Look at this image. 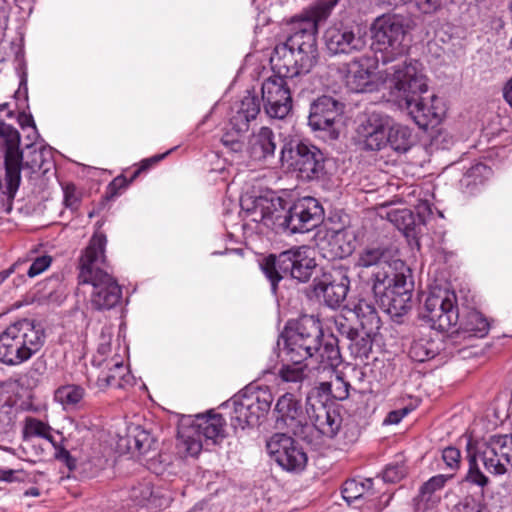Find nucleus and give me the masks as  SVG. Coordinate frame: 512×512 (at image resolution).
Listing matches in <instances>:
<instances>
[{
  "label": "nucleus",
  "instance_id": "f257e3e1",
  "mask_svg": "<svg viewBox=\"0 0 512 512\" xmlns=\"http://www.w3.org/2000/svg\"><path fill=\"white\" fill-rule=\"evenodd\" d=\"M244 214L243 229L264 233L288 229L291 233H304L316 227L322 219L323 209L313 197L298 199L291 207L276 192L266 190L259 195L245 193L240 198Z\"/></svg>",
  "mask_w": 512,
  "mask_h": 512
},
{
  "label": "nucleus",
  "instance_id": "f03ea898",
  "mask_svg": "<svg viewBox=\"0 0 512 512\" xmlns=\"http://www.w3.org/2000/svg\"><path fill=\"white\" fill-rule=\"evenodd\" d=\"M388 101L394 103L421 128L436 126L446 115L444 101L436 96L423 97L427 78L421 64L414 60L393 63L383 77Z\"/></svg>",
  "mask_w": 512,
  "mask_h": 512
},
{
  "label": "nucleus",
  "instance_id": "7ed1b4c3",
  "mask_svg": "<svg viewBox=\"0 0 512 512\" xmlns=\"http://www.w3.org/2000/svg\"><path fill=\"white\" fill-rule=\"evenodd\" d=\"M339 0H318L304 10L294 24L293 32L285 43L275 47L271 63L278 73L294 77L309 73L317 64L319 52L317 47L318 25L331 14Z\"/></svg>",
  "mask_w": 512,
  "mask_h": 512
},
{
  "label": "nucleus",
  "instance_id": "20e7f679",
  "mask_svg": "<svg viewBox=\"0 0 512 512\" xmlns=\"http://www.w3.org/2000/svg\"><path fill=\"white\" fill-rule=\"evenodd\" d=\"M355 266L379 268L373 274V292L392 317L402 316L410 308L412 284L408 282L410 269L402 260L392 259L383 246H366L358 252Z\"/></svg>",
  "mask_w": 512,
  "mask_h": 512
},
{
  "label": "nucleus",
  "instance_id": "39448f33",
  "mask_svg": "<svg viewBox=\"0 0 512 512\" xmlns=\"http://www.w3.org/2000/svg\"><path fill=\"white\" fill-rule=\"evenodd\" d=\"M20 134L10 124L0 120V148L4 154L5 178L0 181V212H10L15 195L21 182V170L28 169L31 173L40 170H49L50 149L46 147L31 149L29 155L23 160L20 151Z\"/></svg>",
  "mask_w": 512,
  "mask_h": 512
},
{
  "label": "nucleus",
  "instance_id": "423d86ee",
  "mask_svg": "<svg viewBox=\"0 0 512 512\" xmlns=\"http://www.w3.org/2000/svg\"><path fill=\"white\" fill-rule=\"evenodd\" d=\"M106 236L95 233L80 258L79 282L92 286L90 304L96 310H110L122 298L116 279L105 270Z\"/></svg>",
  "mask_w": 512,
  "mask_h": 512
},
{
  "label": "nucleus",
  "instance_id": "0eeeda50",
  "mask_svg": "<svg viewBox=\"0 0 512 512\" xmlns=\"http://www.w3.org/2000/svg\"><path fill=\"white\" fill-rule=\"evenodd\" d=\"M225 437L226 420L212 409L180 420L176 447L182 456L196 457L204 447L217 445Z\"/></svg>",
  "mask_w": 512,
  "mask_h": 512
},
{
  "label": "nucleus",
  "instance_id": "6e6552de",
  "mask_svg": "<svg viewBox=\"0 0 512 512\" xmlns=\"http://www.w3.org/2000/svg\"><path fill=\"white\" fill-rule=\"evenodd\" d=\"M274 396L271 388L252 382L223 402L219 408L228 409L230 424L234 430L258 426L271 409Z\"/></svg>",
  "mask_w": 512,
  "mask_h": 512
},
{
  "label": "nucleus",
  "instance_id": "1a4fd4ad",
  "mask_svg": "<svg viewBox=\"0 0 512 512\" xmlns=\"http://www.w3.org/2000/svg\"><path fill=\"white\" fill-rule=\"evenodd\" d=\"M45 343V332L40 323L21 319L0 333V362L18 366L30 360Z\"/></svg>",
  "mask_w": 512,
  "mask_h": 512
},
{
  "label": "nucleus",
  "instance_id": "9d476101",
  "mask_svg": "<svg viewBox=\"0 0 512 512\" xmlns=\"http://www.w3.org/2000/svg\"><path fill=\"white\" fill-rule=\"evenodd\" d=\"M113 328L103 325L98 336L97 349L92 357V366L99 370L96 386L106 388H124L133 383V376L125 365L127 349L117 346L112 348Z\"/></svg>",
  "mask_w": 512,
  "mask_h": 512
},
{
  "label": "nucleus",
  "instance_id": "9b49d317",
  "mask_svg": "<svg viewBox=\"0 0 512 512\" xmlns=\"http://www.w3.org/2000/svg\"><path fill=\"white\" fill-rule=\"evenodd\" d=\"M411 29L412 21L400 14L386 13L375 18L370 33L376 62L389 64L404 55L405 40Z\"/></svg>",
  "mask_w": 512,
  "mask_h": 512
},
{
  "label": "nucleus",
  "instance_id": "f8f14e48",
  "mask_svg": "<svg viewBox=\"0 0 512 512\" xmlns=\"http://www.w3.org/2000/svg\"><path fill=\"white\" fill-rule=\"evenodd\" d=\"M316 267L315 260L307 255L305 247L290 249L278 256L270 255L261 264V269L276 293L278 282L285 276H291L300 282H306Z\"/></svg>",
  "mask_w": 512,
  "mask_h": 512
},
{
  "label": "nucleus",
  "instance_id": "ddd939ff",
  "mask_svg": "<svg viewBox=\"0 0 512 512\" xmlns=\"http://www.w3.org/2000/svg\"><path fill=\"white\" fill-rule=\"evenodd\" d=\"M420 194L421 191L414 187L405 197L398 199V201H404L406 204L415 207L417 215H414L409 208L395 207V201L379 205L377 207V214L391 222L398 230L409 235L418 225L424 224L426 218L432 214L430 201L427 198H417Z\"/></svg>",
  "mask_w": 512,
  "mask_h": 512
},
{
  "label": "nucleus",
  "instance_id": "4468645a",
  "mask_svg": "<svg viewBox=\"0 0 512 512\" xmlns=\"http://www.w3.org/2000/svg\"><path fill=\"white\" fill-rule=\"evenodd\" d=\"M321 328L313 317H304L295 329H286L282 334L283 360L304 362L313 357L315 350L320 348Z\"/></svg>",
  "mask_w": 512,
  "mask_h": 512
},
{
  "label": "nucleus",
  "instance_id": "2eb2a0df",
  "mask_svg": "<svg viewBox=\"0 0 512 512\" xmlns=\"http://www.w3.org/2000/svg\"><path fill=\"white\" fill-rule=\"evenodd\" d=\"M422 318L433 329L452 332L459 322V309L455 292L448 288L433 287L424 301Z\"/></svg>",
  "mask_w": 512,
  "mask_h": 512
},
{
  "label": "nucleus",
  "instance_id": "dca6fc26",
  "mask_svg": "<svg viewBox=\"0 0 512 512\" xmlns=\"http://www.w3.org/2000/svg\"><path fill=\"white\" fill-rule=\"evenodd\" d=\"M280 161L282 165L296 171L303 180L318 178L324 168L323 154L317 147L293 139L284 140Z\"/></svg>",
  "mask_w": 512,
  "mask_h": 512
},
{
  "label": "nucleus",
  "instance_id": "f3484780",
  "mask_svg": "<svg viewBox=\"0 0 512 512\" xmlns=\"http://www.w3.org/2000/svg\"><path fill=\"white\" fill-rule=\"evenodd\" d=\"M260 102L257 96L247 91L239 100L235 101L230 108L229 127L222 138L221 142L232 152H241L243 150V142L241 136L249 129L251 121L255 120L260 112Z\"/></svg>",
  "mask_w": 512,
  "mask_h": 512
},
{
  "label": "nucleus",
  "instance_id": "a211bd4d",
  "mask_svg": "<svg viewBox=\"0 0 512 512\" xmlns=\"http://www.w3.org/2000/svg\"><path fill=\"white\" fill-rule=\"evenodd\" d=\"M392 65L375 73L373 61L367 56H362L344 64L340 73L343 74L346 87L351 92L366 93L380 89L387 92L383 77Z\"/></svg>",
  "mask_w": 512,
  "mask_h": 512
},
{
  "label": "nucleus",
  "instance_id": "6ab92c4d",
  "mask_svg": "<svg viewBox=\"0 0 512 512\" xmlns=\"http://www.w3.org/2000/svg\"><path fill=\"white\" fill-rule=\"evenodd\" d=\"M473 452L487 472L503 475L512 468V434L493 435L477 443Z\"/></svg>",
  "mask_w": 512,
  "mask_h": 512
},
{
  "label": "nucleus",
  "instance_id": "aec40b11",
  "mask_svg": "<svg viewBox=\"0 0 512 512\" xmlns=\"http://www.w3.org/2000/svg\"><path fill=\"white\" fill-rule=\"evenodd\" d=\"M324 44L331 55H350L367 46L366 34L360 28L341 21L331 23L323 35Z\"/></svg>",
  "mask_w": 512,
  "mask_h": 512
},
{
  "label": "nucleus",
  "instance_id": "412c9836",
  "mask_svg": "<svg viewBox=\"0 0 512 512\" xmlns=\"http://www.w3.org/2000/svg\"><path fill=\"white\" fill-rule=\"evenodd\" d=\"M266 448L271 459L287 472H301L307 465L308 457L303 447L287 434H274Z\"/></svg>",
  "mask_w": 512,
  "mask_h": 512
},
{
  "label": "nucleus",
  "instance_id": "4be33fe9",
  "mask_svg": "<svg viewBox=\"0 0 512 512\" xmlns=\"http://www.w3.org/2000/svg\"><path fill=\"white\" fill-rule=\"evenodd\" d=\"M287 78L290 77L282 71L262 83L261 93L264 109L271 118L283 119L292 108V97Z\"/></svg>",
  "mask_w": 512,
  "mask_h": 512
},
{
  "label": "nucleus",
  "instance_id": "5701e85b",
  "mask_svg": "<svg viewBox=\"0 0 512 512\" xmlns=\"http://www.w3.org/2000/svg\"><path fill=\"white\" fill-rule=\"evenodd\" d=\"M390 116L372 112L368 114L357 127V137L363 149L368 151H381L387 148V133Z\"/></svg>",
  "mask_w": 512,
  "mask_h": 512
},
{
  "label": "nucleus",
  "instance_id": "b1692460",
  "mask_svg": "<svg viewBox=\"0 0 512 512\" xmlns=\"http://www.w3.org/2000/svg\"><path fill=\"white\" fill-rule=\"evenodd\" d=\"M36 437L47 440L53 446L54 457L58 461L63 462L70 470L76 468V460L62 444L61 433L55 432L51 426L39 419L27 418L24 427V442L29 444Z\"/></svg>",
  "mask_w": 512,
  "mask_h": 512
},
{
  "label": "nucleus",
  "instance_id": "393cba45",
  "mask_svg": "<svg viewBox=\"0 0 512 512\" xmlns=\"http://www.w3.org/2000/svg\"><path fill=\"white\" fill-rule=\"evenodd\" d=\"M341 424V415L335 407L320 400L313 401L312 395L307 396L306 427L311 425L323 436L332 438L338 433Z\"/></svg>",
  "mask_w": 512,
  "mask_h": 512
},
{
  "label": "nucleus",
  "instance_id": "a878e982",
  "mask_svg": "<svg viewBox=\"0 0 512 512\" xmlns=\"http://www.w3.org/2000/svg\"><path fill=\"white\" fill-rule=\"evenodd\" d=\"M274 413L279 427H285L295 435H300L306 427L307 408L303 411L295 394L287 392L275 404Z\"/></svg>",
  "mask_w": 512,
  "mask_h": 512
},
{
  "label": "nucleus",
  "instance_id": "bb28decb",
  "mask_svg": "<svg viewBox=\"0 0 512 512\" xmlns=\"http://www.w3.org/2000/svg\"><path fill=\"white\" fill-rule=\"evenodd\" d=\"M276 135L269 127L254 130L248 138L246 153L250 161L265 166L275 158Z\"/></svg>",
  "mask_w": 512,
  "mask_h": 512
},
{
  "label": "nucleus",
  "instance_id": "cd10ccee",
  "mask_svg": "<svg viewBox=\"0 0 512 512\" xmlns=\"http://www.w3.org/2000/svg\"><path fill=\"white\" fill-rule=\"evenodd\" d=\"M343 106L330 96H322L310 107L308 123L313 130L334 132V124L342 114Z\"/></svg>",
  "mask_w": 512,
  "mask_h": 512
},
{
  "label": "nucleus",
  "instance_id": "c85d7f7f",
  "mask_svg": "<svg viewBox=\"0 0 512 512\" xmlns=\"http://www.w3.org/2000/svg\"><path fill=\"white\" fill-rule=\"evenodd\" d=\"M277 372L281 382L289 384L291 389L299 390L303 385H311L318 377L310 363L285 360Z\"/></svg>",
  "mask_w": 512,
  "mask_h": 512
},
{
  "label": "nucleus",
  "instance_id": "c756f323",
  "mask_svg": "<svg viewBox=\"0 0 512 512\" xmlns=\"http://www.w3.org/2000/svg\"><path fill=\"white\" fill-rule=\"evenodd\" d=\"M349 283L346 275H340L338 279H329L324 276L323 279L315 282L314 292L317 297L323 298L327 306L336 308L346 299Z\"/></svg>",
  "mask_w": 512,
  "mask_h": 512
},
{
  "label": "nucleus",
  "instance_id": "7c9ffc66",
  "mask_svg": "<svg viewBox=\"0 0 512 512\" xmlns=\"http://www.w3.org/2000/svg\"><path fill=\"white\" fill-rule=\"evenodd\" d=\"M386 142L387 148L398 154H405L415 145L416 135L412 128L397 123L390 117Z\"/></svg>",
  "mask_w": 512,
  "mask_h": 512
},
{
  "label": "nucleus",
  "instance_id": "2f4dec72",
  "mask_svg": "<svg viewBox=\"0 0 512 512\" xmlns=\"http://www.w3.org/2000/svg\"><path fill=\"white\" fill-rule=\"evenodd\" d=\"M127 430V435L120 437L118 448L120 450L125 448L127 452L146 455L153 445L151 435L139 425H129Z\"/></svg>",
  "mask_w": 512,
  "mask_h": 512
},
{
  "label": "nucleus",
  "instance_id": "473e14b6",
  "mask_svg": "<svg viewBox=\"0 0 512 512\" xmlns=\"http://www.w3.org/2000/svg\"><path fill=\"white\" fill-rule=\"evenodd\" d=\"M349 312L356 317L363 330L374 332L380 328V318L370 301L360 299Z\"/></svg>",
  "mask_w": 512,
  "mask_h": 512
},
{
  "label": "nucleus",
  "instance_id": "72a5a7b5",
  "mask_svg": "<svg viewBox=\"0 0 512 512\" xmlns=\"http://www.w3.org/2000/svg\"><path fill=\"white\" fill-rule=\"evenodd\" d=\"M489 331V323L486 318L483 317L477 311L470 312L465 320L458 322L456 328L452 332L464 333L468 337H484Z\"/></svg>",
  "mask_w": 512,
  "mask_h": 512
},
{
  "label": "nucleus",
  "instance_id": "f704fd0d",
  "mask_svg": "<svg viewBox=\"0 0 512 512\" xmlns=\"http://www.w3.org/2000/svg\"><path fill=\"white\" fill-rule=\"evenodd\" d=\"M492 176V169L483 163H476L464 174L462 183L467 192L475 194Z\"/></svg>",
  "mask_w": 512,
  "mask_h": 512
},
{
  "label": "nucleus",
  "instance_id": "c9c22d12",
  "mask_svg": "<svg viewBox=\"0 0 512 512\" xmlns=\"http://www.w3.org/2000/svg\"><path fill=\"white\" fill-rule=\"evenodd\" d=\"M372 484L371 478H367L364 481L347 480L342 487V497L349 505H356L361 498L372 494Z\"/></svg>",
  "mask_w": 512,
  "mask_h": 512
},
{
  "label": "nucleus",
  "instance_id": "e433bc0d",
  "mask_svg": "<svg viewBox=\"0 0 512 512\" xmlns=\"http://www.w3.org/2000/svg\"><path fill=\"white\" fill-rule=\"evenodd\" d=\"M319 353L320 364L314 367L317 376L320 373H331L336 366L340 363V352L337 346L332 343L320 344V348L315 350Z\"/></svg>",
  "mask_w": 512,
  "mask_h": 512
},
{
  "label": "nucleus",
  "instance_id": "4c0bfd02",
  "mask_svg": "<svg viewBox=\"0 0 512 512\" xmlns=\"http://www.w3.org/2000/svg\"><path fill=\"white\" fill-rule=\"evenodd\" d=\"M335 257L344 258L349 256L356 248L357 239L355 232L349 228L337 231L332 243Z\"/></svg>",
  "mask_w": 512,
  "mask_h": 512
},
{
  "label": "nucleus",
  "instance_id": "58836bf2",
  "mask_svg": "<svg viewBox=\"0 0 512 512\" xmlns=\"http://www.w3.org/2000/svg\"><path fill=\"white\" fill-rule=\"evenodd\" d=\"M439 352L437 342L430 338L415 339L410 347L409 356L413 361L424 362L434 358Z\"/></svg>",
  "mask_w": 512,
  "mask_h": 512
},
{
  "label": "nucleus",
  "instance_id": "ea45409f",
  "mask_svg": "<svg viewBox=\"0 0 512 512\" xmlns=\"http://www.w3.org/2000/svg\"><path fill=\"white\" fill-rule=\"evenodd\" d=\"M346 332L350 339L349 348L352 354L356 358H367L372 350L371 334L373 332L364 330L363 334L361 335L352 329H348Z\"/></svg>",
  "mask_w": 512,
  "mask_h": 512
},
{
  "label": "nucleus",
  "instance_id": "a19ab883",
  "mask_svg": "<svg viewBox=\"0 0 512 512\" xmlns=\"http://www.w3.org/2000/svg\"><path fill=\"white\" fill-rule=\"evenodd\" d=\"M452 477V475L439 474L431 477L426 481L420 488L421 501H425L427 504L435 505L440 498L435 495L437 491L444 488L446 482Z\"/></svg>",
  "mask_w": 512,
  "mask_h": 512
},
{
  "label": "nucleus",
  "instance_id": "79ce46f5",
  "mask_svg": "<svg viewBox=\"0 0 512 512\" xmlns=\"http://www.w3.org/2000/svg\"><path fill=\"white\" fill-rule=\"evenodd\" d=\"M468 457H469V469L465 476L464 481L472 485H476L483 489L489 483V478L480 470L477 459H479L473 452L471 441L468 442Z\"/></svg>",
  "mask_w": 512,
  "mask_h": 512
},
{
  "label": "nucleus",
  "instance_id": "37998d69",
  "mask_svg": "<svg viewBox=\"0 0 512 512\" xmlns=\"http://www.w3.org/2000/svg\"><path fill=\"white\" fill-rule=\"evenodd\" d=\"M84 396V389L77 385H65L55 391V400L64 407L74 406Z\"/></svg>",
  "mask_w": 512,
  "mask_h": 512
},
{
  "label": "nucleus",
  "instance_id": "c03bdc74",
  "mask_svg": "<svg viewBox=\"0 0 512 512\" xmlns=\"http://www.w3.org/2000/svg\"><path fill=\"white\" fill-rule=\"evenodd\" d=\"M27 261H30L31 264L27 270V275L30 278H34L44 271H46L51 263H52V257L47 254L37 255V252L35 250L30 251L28 259L24 261H19L21 265Z\"/></svg>",
  "mask_w": 512,
  "mask_h": 512
},
{
  "label": "nucleus",
  "instance_id": "a18cd8bd",
  "mask_svg": "<svg viewBox=\"0 0 512 512\" xmlns=\"http://www.w3.org/2000/svg\"><path fill=\"white\" fill-rule=\"evenodd\" d=\"M320 388L323 393L337 400H344L349 396V384L339 376L332 382H321Z\"/></svg>",
  "mask_w": 512,
  "mask_h": 512
},
{
  "label": "nucleus",
  "instance_id": "49530a36",
  "mask_svg": "<svg viewBox=\"0 0 512 512\" xmlns=\"http://www.w3.org/2000/svg\"><path fill=\"white\" fill-rule=\"evenodd\" d=\"M152 495L153 488L151 482L145 479L138 482L137 485H131L129 490L130 499L139 505H142L148 501Z\"/></svg>",
  "mask_w": 512,
  "mask_h": 512
},
{
  "label": "nucleus",
  "instance_id": "de8ad7c7",
  "mask_svg": "<svg viewBox=\"0 0 512 512\" xmlns=\"http://www.w3.org/2000/svg\"><path fill=\"white\" fill-rule=\"evenodd\" d=\"M132 176L130 179H127L124 175H119L115 177L107 186L106 189V198L108 200H112L117 198L122 194L124 190L128 188V186L133 182Z\"/></svg>",
  "mask_w": 512,
  "mask_h": 512
},
{
  "label": "nucleus",
  "instance_id": "09e8293b",
  "mask_svg": "<svg viewBox=\"0 0 512 512\" xmlns=\"http://www.w3.org/2000/svg\"><path fill=\"white\" fill-rule=\"evenodd\" d=\"M453 512H488L486 506L482 501L467 496L460 501L455 507Z\"/></svg>",
  "mask_w": 512,
  "mask_h": 512
},
{
  "label": "nucleus",
  "instance_id": "8fccbe9b",
  "mask_svg": "<svg viewBox=\"0 0 512 512\" xmlns=\"http://www.w3.org/2000/svg\"><path fill=\"white\" fill-rule=\"evenodd\" d=\"M0 481L7 483L30 482L32 477L22 469H0Z\"/></svg>",
  "mask_w": 512,
  "mask_h": 512
},
{
  "label": "nucleus",
  "instance_id": "3c124183",
  "mask_svg": "<svg viewBox=\"0 0 512 512\" xmlns=\"http://www.w3.org/2000/svg\"><path fill=\"white\" fill-rule=\"evenodd\" d=\"M397 7L406 4L413 3L419 11L428 14L437 10L441 5V0H396Z\"/></svg>",
  "mask_w": 512,
  "mask_h": 512
},
{
  "label": "nucleus",
  "instance_id": "603ef678",
  "mask_svg": "<svg viewBox=\"0 0 512 512\" xmlns=\"http://www.w3.org/2000/svg\"><path fill=\"white\" fill-rule=\"evenodd\" d=\"M406 474V469L402 464H391L388 465L382 474V480L384 482L395 483L401 480Z\"/></svg>",
  "mask_w": 512,
  "mask_h": 512
},
{
  "label": "nucleus",
  "instance_id": "864d4df0",
  "mask_svg": "<svg viewBox=\"0 0 512 512\" xmlns=\"http://www.w3.org/2000/svg\"><path fill=\"white\" fill-rule=\"evenodd\" d=\"M460 458V451L455 447H447L442 451V459L444 463L452 470L459 468Z\"/></svg>",
  "mask_w": 512,
  "mask_h": 512
},
{
  "label": "nucleus",
  "instance_id": "5fc2aeb1",
  "mask_svg": "<svg viewBox=\"0 0 512 512\" xmlns=\"http://www.w3.org/2000/svg\"><path fill=\"white\" fill-rule=\"evenodd\" d=\"M18 123L23 130H28L27 137L34 140L38 137L37 128L33 117L30 114L20 113L18 115Z\"/></svg>",
  "mask_w": 512,
  "mask_h": 512
},
{
  "label": "nucleus",
  "instance_id": "6e6d98bb",
  "mask_svg": "<svg viewBox=\"0 0 512 512\" xmlns=\"http://www.w3.org/2000/svg\"><path fill=\"white\" fill-rule=\"evenodd\" d=\"M170 154V151H166L165 153L154 155L150 158H146L140 162L139 167L133 172L132 174V180H135L140 173L143 171H147L150 169L153 165L157 164L161 160H163L167 155Z\"/></svg>",
  "mask_w": 512,
  "mask_h": 512
},
{
  "label": "nucleus",
  "instance_id": "4d7b16f0",
  "mask_svg": "<svg viewBox=\"0 0 512 512\" xmlns=\"http://www.w3.org/2000/svg\"><path fill=\"white\" fill-rule=\"evenodd\" d=\"M64 204L66 207L75 209L79 203V196L76 187L73 184H66L63 186Z\"/></svg>",
  "mask_w": 512,
  "mask_h": 512
},
{
  "label": "nucleus",
  "instance_id": "13d9d810",
  "mask_svg": "<svg viewBox=\"0 0 512 512\" xmlns=\"http://www.w3.org/2000/svg\"><path fill=\"white\" fill-rule=\"evenodd\" d=\"M412 411L409 407H404L398 410H393L388 413L383 421L384 425H394L401 422V420Z\"/></svg>",
  "mask_w": 512,
  "mask_h": 512
},
{
  "label": "nucleus",
  "instance_id": "bf43d9fd",
  "mask_svg": "<svg viewBox=\"0 0 512 512\" xmlns=\"http://www.w3.org/2000/svg\"><path fill=\"white\" fill-rule=\"evenodd\" d=\"M503 96L505 101L512 108V78L505 84L503 89Z\"/></svg>",
  "mask_w": 512,
  "mask_h": 512
},
{
  "label": "nucleus",
  "instance_id": "052dcab7",
  "mask_svg": "<svg viewBox=\"0 0 512 512\" xmlns=\"http://www.w3.org/2000/svg\"><path fill=\"white\" fill-rule=\"evenodd\" d=\"M21 266L20 262H16L10 269L4 270L0 272V284L3 283L10 274L15 271L16 269H19Z\"/></svg>",
  "mask_w": 512,
  "mask_h": 512
},
{
  "label": "nucleus",
  "instance_id": "680f3d73",
  "mask_svg": "<svg viewBox=\"0 0 512 512\" xmlns=\"http://www.w3.org/2000/svg\"><path fill=\"white\" fill-rule=\"evenodd\" d=\"M40 494V489L38 487H30L23 493L26 497H38Z\"/></svg>",
  "mask_w": 512,
  "mask_h": 512
},
{
  "label": "nucleus",
  "instance_id": "e2e57ef3",
  "mask_svg": "<svg viewBox=\"0 0 512 512\" xmlns=\"http://www.w3.org/2000/svg\"><path fill=\"white\" fill-rule=\"evenodd\" d=\"M7 18V2L0 0V20Z\"/></svg>",
  "mask_w": 512,
  "mask_h": 512
},
{
  "label": "nucleus",
  "instance_id": "0e129e2a",
  "mask_svg": "<svg viewBox=\"0 0 512 512\" xmlns=\"http://www.w3.org/2000/svg\"><path fill=\"white\" fill-rule=\"evenodd\" d=\"M383 3L387 4L388 6L397 7V1L396 0H381Z\"/></svg>",
  "mask_w": 512,
  "mask_h": 512
},
{
  "label": "nucleus",
  "instance_id": "69168bd1",
  "mask_svg": "<svg viewBox=\"0 0 512 512\" xmlns=\"http://www.w3.org/2000/svg\"><path fill=\"white\" fill-rule=\"evenodd\" d=\"M8 109V104L4 103L2 105H0V111H5Z\"/></svg>",
  "mask_w": 512,
  "mask_h": 512
},
{
  "label": "nucleus",
  "instance_id": "338daca9",
  "mask_svg": "<svg viewBox=\"0 0 512 512\" xmlns=\"http://www.w3.org/2000/svg\"><path fill=\"white\" fill-rule=\"evenodd\" d=\"M228 252H235V253H239L241 254L242 253V250L240 249H233V250H226L225 253H228Z\"/></svg>",
  "mask_w": 512,
  "mask_h": 512
},
{
  "label": "nucleus",
  "instance_id": "774afa93",
  "mask_svg": "<svg viewBox=\"0 0 512 512\" xmlns=\"http://www.w3.org/2000/svg\"><path fill=\"white\" fill-rule=\"evenodd\" d=\"M0 451H8V452H10L11 450L8 449V448L0 447Z\"/></svg>",
  "mask_w": 512,
  "mask_h": 512
}]
</instances>
